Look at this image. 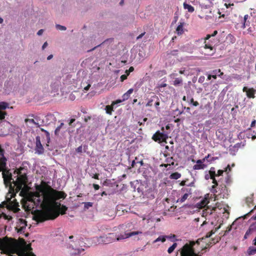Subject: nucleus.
<instances>
[{
  "label": "nucleus",
  "instance_id": "5fc2aeb1",
  "mask_svg": "<svg viewBox=\"0 0 256 256\" xmlns=\"http://www.w3.org/2000/svg\"><path fill=\"white\" fill-rule=\"evenodd\" d=\"M92 178L98 180L99 179V174H94V176H92Z\"/></svg>",
  "mask_w": 256,
  "mask_h": 256
},
{
  "label": "nucleus",
  "instance_id": "9d476101",
  "mask_svg": "<svg viewBox=\"0 0 256 256\" xmlns=\"http://www.w3.org/2000/svg\"><path fill=\"white\" fill-rule=\"evenodd\" d=\"M204 49L206 50L204 52H203L205 55L208 56H212L216 52V50L214 47L210 44H206L204 46Z\"/></svg>",
  "mask_w": 256,
  "mask_h": 256
},
{
  "label": "nucleus",
  "instance_id": "603ef678",
  "mask_svg": "<svg viewBox=\"0 0 256 256\" xmlns=\"http://www.w3.org/2000/svg\"><path fill=\"white\" fill-rule=\"evenodd\" d=\"M166 86H167L166 84L162 83V84H159L158 87L159 88H161L166 87Z\"/></svg>",
  "mask_w": 256,
  "mask_h": 256
},
{
  "label": "nucleus",
  "instance_id": "7ed1b4c3",
  "mask_svg": "<svg viewBox=\"0 0 256 256\" xmlns=\"http://www.w3.org/2000/svg\"><path fill=\"white\" fill-rule=\"evenodd\" d=\"M204 239V238H198L196 242H190V244H185L180 251V256H198V254L194 252L193 247L196 243L199 244L200 242Z\"/></svg>",
  "mask_w": 256,
  "mask_h": 256
},
{
  "label": "nucleus",
  "instance_id": "a19ab883",
  "mask_svg": "<svg viewBox=\"0 0 256 256\" xmlns=\"http://www.w3.org/2000/svg\"><path fill=\"white\" fill-rule=\"evenodd\" d=\"M209 174L210 178H212L216 176V172L209 171Z\"/></svg>",
  "mask_w": 256,
  "mask_h": 256
},
{
  "label": "nucleus",
  "instance_id": "393cba45",
  "mask_svg": "<svg viewBox=\"0 0 256 256\" xmlns=\"http://www.w3.org/2000/svg\"><path fill=\"white\" fill-rule=\"evenodd\" d=\"M180 177H181V174L178 172H174V173L172 174L170 176V179H173V180H178L179 178H180Z\"/></svg>",
  "mask_w": 256,
  "mask_h": 256
},
{
  "label": "nucleus",
  "instance_id": "bb28decb",
  "mask_svg": "<svg viewBox=\"0 0 256 256\" xmlns=\"http://www.w3.org/2000/svg\"><path fill=\"white\" fill-rule=\"evenodd\" d=\"M113 106H114L112 104L111 105H108L106 106L105 110L108 114H112V112L113 111Z\"/></svg>",
  "mask_w": 256,
  "mask_h": 256
},
{
  "label": "nucleus",
  "instance_id": "2f4dec72",
  "mask_svg": "<svg viewBox=\"0 0 256 256\" xmlns=\"http://www.w3.org/2000/svg\"><path fill=\"white\" fill-rule=\"evenodd\" d=\"M64 124L62 122L59 126H58L54 131V134L56 135H58L60 133V130L64 126Z\"/></svg>",
  "mask_w": 256,
  "mask_h": 256
},
{
  "label": "nucleus",
  "instance_id": "a18cd8bd",
  "mask_svg": "<svg viewBox=\"0 0 256 256\" xmlns=\"http://www.w3.org/2000/svg\"><path fill=\"white\" fill-rule=\"evenodd\" d=\"M128 78V74H122L120 76V80L121 82H123L125 80H126Z\"/></svg>",
  "mask_w": 256,
  "mask_h": 256
},
{
  "label": "nucleus",
  "instance_id": "9b49d317",
  "mask_svg": "<svg viewBox=\"0 0 256 256\" xmlns=\"http://www.w3.org/2000/svg\"><path fill=\"white\" fill-rule=\"evenodd\" d=\"M244 92H246L247 97L249 98H255V94L256 90L254 88H248L246 86H244L242 88Z\"/></svg>",
  "mask_w": 256,
  "mask_h": 256
},
{
  "label": "nucleus",
  "instance_id": "dca6fc26",
  "mask_svg": "<svg viewBox=\"0 0 256 256\" xmlns=\"http://www.w3.org/2000/svg\"><path fill=\"white\" fill-rule=\"evenodd\" d=\"M5 167L3 168L4 169ZM2 170V177L4 178V184H6L8 182H10V180L12 179V174H9L8 171H6V172L5 171L3 170Z\"/></svg>",
  "mask_w": 256,
  "mask_h": 256
},
{
  "label": "nucleus",
  "instance_id": "e433bc0d",
  "mask_svg": "<svg viewBox=\"0 0 256 256\" xmlns=\"http://www.w3.org/2000/svg\"><path fill=\"white\" fill-rule=\"evenodd\" d=\"M25 122H29L30 124H35L36 126H38V124L36 123L35 122L34 120V119H28V118H27V119L25 120Z\"/></svg>",
  "mask_w": 256,
  "mask_h": 256
},
{
  "label": "nucleus",
  "instance_id": "0eeeda50",
  "mask_svg": "<svg viewBox=\"0 0 256 256\" xmlns=\"http://www.w3.org/2000/svg\"><path fill=\"white\" fill-rule=\"evenodd\" d=\"M9 108V104L5 102H0V124L4 122L8 113L5 110Z\"/></svg>",
  "mask_w": 256,
  "mask_h": 256
},
{
  "label": "nucleus",
  "instance_id": "338daca9",
  "mask_svg": "<svg viewBox=\"0 0 256 256\" xmlns=\"http://www.w3.org/2000/svg\"><path fill=\"white\" fill-rule=\"evenodd\" d=\"M90 84H88L84 88V90H89V88H90Z\"/></svg>",
  "mask_w": 256,
  "mask_h": 256
},
{
  "label": "nucleus",
  "instance_id": "f257e3e1",
  "mask_svg": "<svg viewBox=\"0 0 256 256\" xmlns=\"http://www.w3.org/2000/svg\"><path fill=\"white\" fill-rule=\"evenodd\" d=\"M36 190L38 191L36 194V196L40 197V192L42 195L41 206L43 210L35 216V220L42 222L56 218L59 216V213L54 208V204H57V202L54 201L53 189L50 187L46 189V187L38 185L36 186Z\"/></svg>",
  "mask_w": 256,
  "mask_h": 256
},
{
  "label": "nucleus",
  "instance_id": "20e7f679",
  "mask_svg": "<svg viewBox=\"0 0 256 256\" xmlns=\"http://www.w3.org/2000/svg\"><path fill=\"white\" fill-rule=\"evenodd\" d=\"M162 132H160L159 130H158L152 137V139L158 143L161 142H166V140L168 139V134L164 132V127H162L161 128Z\"/></svg>",
  "mask_w": 256,
  "mask_h": 256
},
{
  "label": "nucleus",
  "instance_id": "ddd939ff",
  "mask_svg": "<svg viewBox=\"0 0 256 256\" xmlns=\"http://www.w3.org/2000/svg\"><path fill=\"white\" fill-rule=\"evenodd\" d=\"M54 192V201L56 200H58L60 198H65L66 196V194L63 192L60 191H58L56 190H53Z\"/></svg>",
  "mask_w": 256,
  "mask_h": 256
},
{
  "label": "nucleus",
  "instance_id": "6e6d98bb",
  "mask_svg": "<svg viewBox=\"0 0 256 256\" xmlns=\"http://www.w3.org/2000/svg\"><path fill=\"white\" fill-rule=\"evenodd\" d=\"M92 117L90 116H86L84 118V121L86 122H88V120H90L91 119Z\"/></svg>",
  "mask_w": 256,
  "mask_h": 256
},
{
  "label": "nucleus",
  "instance_id": "680f3d73",
  "mask_svg": "<svg viewBox=\"0 0 256 256\" xmlns=\"http://www.w3.org/2000/svg\"><path fill=\"white\" fill-rule=\"evenodd\" d=\"M122 102V100H117L116 101H114L112 102V105L114 106V104H118V103H120V102Z\"/></svg>",
  "mask_w": 256,
  "mask_h": 256
},
{
  "label": "nucleus",
  "instance_id": "774afa93",
  "mask_svg": "<svg viewBox=\"0 0 256 256\" xmlns=\"http://www.w3.org/2000/svg\"><path fill=\"white\" fill-rule=\"evenodd\" d=\"M192 105L194 106H197L199 105V103L197 101H194Z\"/></svg>",
  "mask_w": 256,
  "mask_h": 256
},
{
  "label": "nucleus",
  "instance_id": "4c0bfd02",
  "mask_svg": "<svg viewBox=\"0 0 256 256\" xmlns=\"http://www.w3.org/2000/svg\"><path fill=\"white\" fill-rule=\"evenodd\" d=\"M93 205V203L91 202H86L84 203V207L86 209H88L89 208L92 207Z\"/></svg>",
  "mask_w": 256,
  "mask_h": 256
},
{
  "label": "nucleus",
  "instance_id": "8fccbe9b",
  "mask_svg": "<svg viewBox=\"0 0 256 256\" xmlns=\"http://www.w3.org/2000/svg\"><path fill=\"white\" fill-rule=\"evenodd\" d=\"M82 146H78L76 149V152H78V153H80L82 152Z\"/></svg>",
  "mask_w": 256,
  "mask_h": 256
},
{
  "label": "nucleus",
  "instance_id": "f03ea898",
  "mask_svg": "<svg viewBox=\"0 0 256 256\" xmlns=\"http://www.w3.org/2000/svg\"><path fill=\"white\" fill-rule=\"evenodd\" d=\"M142 232L136 231L129 233H118V232L108 233L106 234L100 236L96 238L98 244H108L115 241H120L130 238L132 236L141 234Z\"/></svg>",
  "mask_w": 256,
  "mask_h": 256
},
{
  "label": "nucleus",
  "instance_id": "4468645a",
  "mask_svg": "<svg viewBox=\"0 0 256 256\" xmlns=\"http://www.w3.org/2000/svg\"><path fill=\"white\" fill-rule=\"evenodd\" d=\"M54 207L58 208V210H56L59 214H64L66 213V211L68 210V208L65 206H62L60 203L57 202V204H54Z\"/></svg>",
  "mask_w": 256,
  "mask_h": 256
},
{
  "label": "nucleus",
  "instance_id": "c03bdc74",
  "mask_svg": "<svg viewBox=\"0 0 256 256\" xmlns=\"http://www.w3.org/2000/svg\"><path fill=\"white\" fill-rule=\"evenodd\" d=\"M212 180V183L214 184L213 186H218V182L216 180V178H211Z\"/></svg>",
  "mask_w": 256,
  "mask_h": 256
},
{
  "label": "nucleus",
  "instance_id": "0e129e2a",
  "mask_svg": "<svg viewBox=\"0 0 256 256\" xmlns=\"http://www.w3.org/2000/svg\"><path fill=\"white\" fill-rule=\"evenodd\" d=\"M145 33H146V32H143V33L141 34H140V35H139V36L136 38V39H137V40H138V39H140V38H142V37L144 35Z\"/></svg>",
  "mask_w": 256,
  "mask_h": 256
},
{
  "label": "nucleus",
  "instance_id": "5701e85b",
  "mask_svg": "<svg viewBox=\"0 0 256 256\" xmlns=\"http://www.w3.org/2000/svg\"><path fill=\"white\" fill-rule=\"evenodd\" d=\"M156 96L154 95L152 96L148 100V102L146 104V106H151L152 105V103L154 102V101H156L157 99L156 98Z\"/></svg>",
  "mask_w": 256,
  "mask_h": 256
},
{
  "label": "nucleus",
  "instance_id": "ea45409f",
  "mask_svg": "<svg viewBox=\"0 0 256 256\" xmlns=\"http://www.w3.org/2000/svg\"><path fill=\"white\" fill-rule=\"evenodd\" d=\"M216 232V230H211L209 232L207 233L205 236V238H210L212 234H214Z\"/></svg>",
  "mask_w": 256,
  "mask_h": 256
},
{
  "label": "nucleus",
  "instance_id": "2eb2a0df",
  "mask_svg": "<svg viewBox=\"0 0 256 256\" xmlns=\"http://www.w3.org/2000/svg\"><path fill=\"white\" fill-rule=\"evenodd\" d=\"M216 207H212V208L207 207L202 210V216L206 217L208 216H210L212 214L214 211L216 210Z\"/></svg>",
  "mask_w": 256,
  "mask_h": 256
},
{
  "label": "nucleus",
  "instance_id": "13d9d810",
  "mask_svg": "<svg viewBox=\"0 0 256 256\" xmlns=\"http://www.w3.org/2000/svg\"><path fill=\"white\" fill-rule=\"evenodd\" d=\"M234 78L235 79L240 80L242 78V77L240 75L235 74L234 76Z\"/></svg>",
  "mask_w": 256,
  "mask_h": 256
},
{
  "label": "nucleus",
  "instance_id": "f3484780",
  "mask_svg": "<svg viewBox=\"0 0 256 256\" xmlns=\"http://www.w3.org/2000/svg\"><path fill=\"white\" fill-rule=\"evenodd\" d=\"M220 192L218 193V195L220 196V198H224L228 193L226 186L224 184H220Z\"/></svg>",
  "mask_w": 256,
  "mask_h": 256
},
{
  "label": "nucleus",
  "instance_id": "473e14b6",
  "mask_svg": "<svg viewBox=\"0 0 256 256\" xmlns=\"http://www.w3.org/2000/svg\"><path fill=\"white\" fill-rule=\"evenodd\" d=\"M156 98L157 99V100L156 101H154V106L156 108V109L158 110H159V106L160 104V99L158 98V97L156 96Z\"/></svg>",
  "mask_w": 256,
  "mask_h": 256
},
{
  "label": "nucleus",
  "instance_id": "c756f323",
  "mask_svg": "<svg viewBox=\"0 0 256 256\" xmlns=\"http://www.w3.org/2000/svg\"><path fill=\"white\" fill-rule=\"evenodd\" d=\"M176 246L177 244L176 242L174 243L173 244L168 248V253L171 254L172 252Z\"/></svg>",
  "mask_w": 256,
  "mask_h": 256
},
{
  "label": "nucleus",
  "instance_id": "f704fd0d",
  "mask_svg": "<svg viewBox=\"0 0 256 256\" xmlns=\"http://www.w3.org/2000/svg\"><path fill=\"white\" fill-rule=\"evenodd\" d=\"M56 27L57 30H65L66 29V26H61L60 24H56Z\"/></svg>",
  "mask_w": 256,
  "mask_h": 256
},
{
  "label": "nucleus",
  "instance_id": "a878e982",
  "mask_svg": "<svg viewBox=\"0 0 256 256\" xmlns=\"http://www.w3.org/2000/svg\"><path fill=\"white\" fill-rule=\"evenodd\" d=\"M206 164H196L193 166V169L195 170H203L206 167Z\"/></svg>",
  "mask_w": 256,
  "mask_h": 256
},
{
  "label": "nucleus",
  "instance_id": "c9c22d12",
  "mask_svg": "<svg viewBox=\"0 0 256 256\" xmlns=\"http://www.w3.org/2000/svg\"><path fill=\"white\" fill-rule=\"evenodd\" d=\"M181 190H182V192H186V194H189V195L192 194V189L190 188H182Z\"/></svg>",
  "mask_w": 256,
  "mask_h": 256
},
{
  "label": "nucleus",
  "instance_id": "a211bd4d",
  "mask_svg": "<svg viewBox=\"0 0 256 256\" xmlns=\"http://www.w3.org/2000/svg\"><path fill=\"white\" fill-rule=\"evenodd\" d=\"M250 16L248 14H246L244 17L243 22H242V28H246V26H249L250 25V22L248 20Z\"/></svg>",
  "mask_w": 256,
  "mask_h": 256
},
{
  "label": "nucleus",
  "instance_id": "864d4df0",
  "mask_svg": "<svg viewBox=\"0 0 256 256\" xmlns=\"http://www.w3.org/2000/svg\"><path fill=\"white\" fill-rule=\"evenodd\" d=\"M212 36H211V34H207L206 37L204 38V44H206V40H208L209 38H210Z\"/></svg>",
  "mask_w": 256,
  "mask_h": 256
},
{
  "label": "nucleus",
  "instance_id": "de8ad7c7",
  "mask_svg": "<svg viewBox=\"0 0 256 256\" xmlns=\"http://www.w3.org/2000/svg\"><path fill=\"white\" fill-rule=\"evenodd\" d=\"M220 72V70L218 69L212 70V73L214 74H216L217 76V75L218 74H219Z\"/></svg>",
  "mask_w": 256,
  "mask_h": 256
},
{
  "label": "nucleus",
  "instance_id": "79ce46f5",
  "mask_svg": "<svg viewBox=\"0 0 256 256\" xmlns=\"http://www.w3.org/2000/svg\"><path fill=\"white\" fill-rule=\"evenodd\" d=\"M210 154H208L206 156L204 157L205 159H206L207 160H208L209 162H212V161L214 160H216V158H214V157H212L211 158L210 160H208V158H210Z\"/></svg>",
  "mask_w": 256,
  "mask_h": 256
},
{
  "label": "nucleus",
  "instance_id": "423d86ee",
  "mask_svg": "<svg viewBox=\"0 0 256 256\" xmlns=\"http://www.w3.org/2000/svg\"><path fill=\"white\" fill-rule=\"evenodd\" d=\"M21 170H18L17 173L18 175L16 182L15 185L16 186L18 190H20L22 188V186L26 184L27 180V176L26 174H21Z\"/></svg>",
  "mask_w": 256,
  "mask_h": 256
},
{
  "label": "nucleus",
  "instance_id": "37998d69",
  "mask_svg": "<svg viewBox=\"0 0 256 256\" xmlns=\"http://www.w3.org/2000/svg\"><path fill=\"white\" fill-rule=\"evenodd\" d=\"M84 248L76 250H75L76 252H74V254H79L82 252H84Z\"/></svg>",
  "mask_w": 256,
  "mask_h": 256
},
{
  "label": "nucleus",
  "instance_id": "4d7b16f0",
  "mask_svg": "<svg viewBox=\"0 0 256 256\" xmlns=\"http://www.w3.org/2000/svg\"><path fill=\"white\" fill-rule=\"evenodd\" d=\"M93 187L95 190H98L100 188V186L97 184H93Z\"/></svg>",
  "mask_w": 256,
  "mask_h": 256
},
{
  "label": "nucleus",
  "instance_id": "09e8293b",
  "mask_svg": "<svg viewBox=\"0 0 256 256\" xmlns=\"http://www.w3.org/2000/svg\"><path fill=\"white\" fill-rule=\"evenodd\" d=\"M210 103H208V104H206L204 106H200V109H203L204 108H210Z\"/></svg>",
  "mask_w": 256,
  "mask_h": 256
},
{
  "label": "nucleus",
  "instance_id": "412c9836",
  "mask_svg": "<svg viewBox=\"0 0 256 256\" xmlns=\"http://www.w3.org/2000/svg\"><path fill=\"white\" fill-rule=\"evenodd\" d=\"M133 91V88H130L126 93H124L122 96L123 100H128L130 98V94L132 93Z\"/></svg>",
  "mask_w": 256,
  "mask_h": 256
},
{
  "label": "nucleus",
  "instance_id": "6e6552de",
  "mask_svg": "<svg viewBox=\"0 0 256 256\" xmlns=\"http://www.w3.org/2000/svg\"><path fill=\"white\" fill-rule=\"evenodd\" d=\"M36 146L35 148L36 153L38 154H42L44 152V148L42 145L41 144L40 138L39 136H37L36 138Z\"/></svg>",
  "mask_w": 256,
  "mask_h": 256
},
{
  "label": "nucleus",
  "instance_id": "bf43d9fd",
  "mask_svg": "<svg viewBox=\"0 0 256 256\" xmlns=\"http://www.w3.org/2000/svg\"><path fill=\"white\" fill-rule=\"evenodd\" d=\"M250 135L252 136V140L256 138V132H253V134H251Z\"/></svg>",
  "mask_w": 256,
  "mask_h": 256
},
{
  "label": "nucleus",
  "instance_id": "69168bd1",
  "mask_svg": "<svg viewBox=\"0 0 256 256\" xmlns=\"http://www.w3.org/2000/svg\"><path fill=\"white\" fill-rule=\"evenodd\" d=\"M43 32H44L43 30L41 29L38 31V32H37V34L38 36H40L42 34Z\"/></svg>",
  "mask_w": 256,
  "mask_h": 256
},
{
  "label": "nucleus",
  "instance_id": "58836bf2",
  "mask_svg": "<svg viewBox=\"0 0 256 256\" xmlns=\"http://www.w3.org/2000/svg\"><path fill=\"white\" fill-rule=\"evenodd\" d=\"M216 186H212L210 192L214 194H216L218 192L216 190Z\"/></svg>",
  "mask_w": 256,
  "mask_h": 256
},
{
  "label": "nucleus",
  "instance_id": "b1692460",
  "mask_svg": "<svg viewBox=\"0 0 256 256\" xmlns=\"http://www.w3.org/2000/svg\"><path fill=\"white\" fill-rule=\"evenodd\" d=\"M184 9L188 10L190 12H192L194 10V8L192 6L185 2L184 4Z\"/></svg>",
  "mask_w": 256,
  "mask_h": 256
},
{
  "label": "nucleus",
  "instance_id": "4be33fe9",
  "mask_svg": "<svg viewBox=\"0 0 256 256\" xmlns=\"http://www.w3.org/2000/svg\"><path fill=\"white\" fill-rule=\"evenodd\" d=\"M19 222H20V224L22 225V226H20V228L19 230V231H22L27 226V222L25 220H24L22 218H20L19 220Z\"/></svg>",
  "mask_w": 256,
  "mask_h": 256
},
{
  "label": "nucleus",
  "instance_id": "1a4fd4ad",
  "mask_svg": "<svg viewBox=\"0 0 256 256\" xmlns=\"http://www.w3.org/2000/svg\"><path fill=\"white\" fill-rule=\"evenodd\" d=\"M178 76V74L176 73H172L170 75V77L172 79H174V80L172 82V84L175 86H179L182 85L183 80L182 78H176L175 77Z\"/></svg>",
  "mask_w": 256,
  "mask_h": 256
},
{
  "label": "nucleus",
  "instance_id": "052dcab7",
  "mask_svg": "<svg viewBox=\"0 0 256 256\" xmlns=\"http://www.w3.org/2000/svg\"><path fill=\"white\" fill-rule=\"evenodd\" d=\"M134 70V68L133 66H130L128 70H126V72H132Z\"/></svg>",
  "mask_w": 256,
  "mask_h": 256
},
{
  "label": "nucleus",
  "instance_id": "7c9ffc66",
  "mask_svg": "<svg viewBox=\"0 0 256 256\" xmlns=\"http://www.w3.org/2000/svg\"><path fill=\"white\" fill-rule=\"evenodd\" d=\"M166 236H160L158 238L154 241V243H156L160 241L164 242L166 241Z\"/></svg>",
  "mask_w": 256,
  "mask_h": 256
},
{
  "label": "nucleus",
  "instance_id": "cd10ccee",
  "mask_svg": "<svg viewBox=\"0 0 256 256\" xmlns=\"http://www.w3.org/2000/svg\"><path fill=\"white\" fill-rule=\"evenodd\" d=\"M254 232V230L250 228L246 232L244 236V239H247L249 236L252 234V233Z\"/></svg>",
  "mask_w": 256,
  "mask_h": 256
},
{
  "label": "nucleus",
  "instance_id": "e2e57ef3",
  "mask_svg": "<svg viewBox=\"0 0 256 256\" xmlns=\"http://www.w3.org/2000/svg\"><path fill=\"white\" fill-rule=\"evenodd\" d=\"M224 170V172H227L228 170L230 171L231 168H230V165H228V166Z\"/></svg>",
  "mask_w": 256,
  "mask_h": 256
},
{
  "label": "nucleus",
  "instance_id": "6ab92c4d",
  "mask_svg": "<svg viewBox=\"0 0 256 256\" xmlns=\"http://www.w3.org/2000/svg\"><path fill=\"white\" fill-rule=\"evenodd\" d=\"M188 179L186 178V180H182L180 182V186H188L195 187V182H196L195 180H193L192 182H190V183L186 184V182H188Z\"/></svg>",
  "mask_w": 256,
  "mask_h": 256
},
{
  "label": "nucleus",
  "instance_id": "aec40b11",
  "mask_svg": "<svg viewBox=\"0 0 256 256\" xmlns=\"http://www.w3.org/2000/svg\"><path fill=\"white\" fill-rule=\"evenodd\" d=\"M184 23L180 22L176 28V32L178 35H181L184 32L183 26Z\"/></svg>",
  "mask_w": 256,
  "mask_h": 256
},
{
  "label": "nucleus",
  "instance_id": "49530a36",
  "mask_svg": "<svg viewBox=\"0 0 256 256\" xmlns=\"http://www.w3.org/2000/svg\"><path fill=\"white\" fill-rule=\"evenodd\" d=\"M224 172V170H220L218 171V173L216 174V176H222Z\"/></svg>",
  "mask_w": 256,
  "mask_h": 256
},
{
  "label": "nucleus",
  "instance_id": "f8f14e48",
  "mask_svg": "<svg viewBox=\"0 0 256 256\" xmlns=\"http://www.w3.org/2000/svg\"><path fill=\"white\" fill-rule=\"evenodd\" d=\"M32 250V248L30 244H28L26 249L19 255V256H36L34 253L30 252Z\"/></svg>",
  "mask_w": 256,
  "mask_h": 256
},
{
  "label": "nucleus",
  "instance_id": "3c124183",
  "mask_svg": "<svg viewBox=\"0 0 256 256\" xmlns=\"http://www.w3.org/2000/svg\"><path fill=\"white\" fill-rule=\"evenodd\" d=\"M208 203V200L206 199L205 200H203L202 202V206H206Z\"/></svg>",
  "mask_w": 256,
  "mask_h": 256
},
{
  "label": "nucleus",
  "instance_id": "39448f33",
  "mask_svg": "<svg viewBox=\"0 0 256 256\" xmlns=\"http://www.w3.org/2000/svg\"><path fill=\"white\" fill-rule=\"evenodd\" d=\"M0 250L5 254L12 253V250L8 237L0 238Z\"/></svg>",
  "mask_w": 256,
  "mask_h": 256
},
{
  "label": "nucleus",
  "instance_id": "c85d7f7f",
  "mask_svg": "<svg viewBox=\"0 0 256 256\" xmlns=\"http://www.w3.org/2000/svg\"><path fill=\"white\" fill-rule=\"evenodd\" d=\"M256 254V248L253 246L249 247L248 249V254L249 255H253Z\"/></svg>",
  "mask_w": 256,
  "mask_h": 256
},
{
  "label": "nucleus",
  "instance_id": "72a5a7b5",
  "mask_svg": "<svg viewBox=\"0 0 256 256\" xmlns=\"http://www.w3.org/2000/svg\"><path fill=\"white\" fill-rule=\"evenodd\" d=\"M189 194H184L182 196L179 200L181 202H184L188 198Z\"/></svg>",
  "mask_w": 256,
  "mask_h": 256
}]
</instances>
